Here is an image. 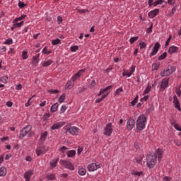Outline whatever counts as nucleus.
<instances>
[{"label": "nucleus", "mask_w": 181, "mask_h": 181, "mask_svg": "<svg viewBox=\"0 0 181 181\" xmlns=\"http://www.w3.org/2000/svg\"><path fill=\"white\" fill-rule=\"evenodd\" d=\"M60 165L69 170H74V165L67 160H60Z\"/></svg>", "instance_id": "7"}, {"label": "nucleus", "mask_w": 181, "mask_h": 181, "mask_svg": "<svg viewBox=\"0 0 181 181\" xmlns=\"http://www.w3.org/2000/svg\"><path fill=\"white\" fill-rule=\"evenodd\" d=\"M9 78H8V76H1L0 78L1 83H3L4 84H6L8 83V80Z\"/></svg>", "instance_id": "26"}, {"label": "nucleus", "mask_w": 181, "mask_h": 181, "mask_svg": "<svg viewBox=\"0 0 181 181\" xmlns=\"http://www.w3.org/2000/svg\"><path fill=\"white\" fill-rule=\"evenodd\" d=\"M65 98H66V94H62V95L59 97V100H58L59 103H63V102L64 101Z\"/></svg>", "instance_id": "40"}, {"label": "nucleus", "mask_w": 181, "mask_h": 181, "mask_svg": "<svg viewBox=\"0 0 181 181\" xmlns=\"http://www.w3.org/2000/svg\"><path fill=\"white\" fill-rule=\"evenodd\" d=\"M136 40H138V37H132L129 40L130 44L132 45L134 42H136Z\"/></svg>", "instance_id": "47"}, {"label": "nucleus", "mask_w": 181, "mask_h": 181, "mask_svg": "<svg viewBox=\"0 0 181 181\" xmlns=\"http://www.w3.org/2000/svg\"><path fill=\"white\" fill-rule=\"evenodd\" d=\"M95 80H93L89 85V88H93V87H95Z\"/></svg>", "instance_id": "50"}, {"label": "nucleus", "mask_w": 181, "mask_h": 181, "mask_svg": "<svg viewBox=\"0 0 181 181\" xmlns=\"http://www.w3.org/2000/svg\"><path fill=\"white\" fill-rule=\"evenodd\" d=\"M137 131H144L146 127V117L144 115L139 116L136 123Z\"/></svg>", "instance_id": "3"}, {"label": "nucleus", "mask_w": 181, "mask_h": 181, "mask_svg": "<svg viewBox=\"0 0 181 181\" xmlns=\"http://www.w3.org/2000/svg\"><path fill=\"white\" fill-rule=\"evenodd\" d=\"M33 175V170H30L24 173V178L25 179V181H30V177Z\"/></svg>", "instance_id": "16"}, {"label": "nucleus", "mask_w": 181, "mask_h": 181, "mask_svg": "<svg viewBox=\"0 0 181 181\" xmlns=\"http://www.w3.org/2000/svg\"><path fill=\"white\" fill-rule=\"evenodd\" d=\"M78 173L80 176H84L86 173V171L84 168H81L78 170Z\"/></svg>", "instance_id": "27"}, {"label": "nucleus", "mask_w": 181, "mask_h": 181, "mask_svg": "<svg viewBox=\"0 0 181 181\" xmlns=\"http://www.w3.org/2000/svg\"><path fill=\"white\" fill-rule=\"evenodd\" d=\"M163 156V151L160 148H158L155 153H150L146 156V165L149 169H152L156 165V160H160Z\"/></svg>", "instance_id": "1"}, {"label": "nucleus", "mask_w": 181, "mask_h": 181, "mask_svg": "<svg viewBox=\"0 0 181 181\" xmlns=\"http://www.w3.org/2000/svg\"><path fill=\"white\" fill-rule=\"evenodd\" d=\"M59 110V103H56L54 105H52L50 108L51 112H56Z\"/></svg>", "instance_id": "21"}, {"label": "nucleus", "mask_w": 181, "mask_h": 181, "mask_svg": "<svg viewBox=\"0 0 181 181\" xmlns=\"http://www.w3.org/2000/svg\"><path fill=\"white\" fill-rule=\"evenodd\" d=\"M50 50H47V47H45L43 49H42V53H44L45 54H49L50 53Z\"/></svg>", "instance_id": "51"}, {"label": "nucleus", "mask_w": 181, "mask_h": 181, "mask_svg": "<svg viewBox=\"0 0 181 181\" xmlns=\"http://www.w3.org/2000/svg\"><path fill=\"white\" fill-rule=\"evenodd\" d=\"M175 93L178 97H180L181 95L180 86H177L175 87Z\"/></svg>", "instance_id": "35"}, {"label": "nucleus", "mask_w": 181, "mask_h": 181, "mask_svg": "<svg viewBox=\"0 0 181 181\" xmlns=\"http://www.w3.org/2000/svg\"><path fill=\"white\" fill-rule=\"evenodd\" d=\"M132 175H133V176H141L142 175V171L138 172L135 170H132Z\"/></svg>", "instance_id": "34"}, {"label": "nucleus", "mask_w": 181, "mask_h": 181, "mask_svg": "<svg viewBox=\"0 0 181 181\" xmlns=\"http://www.w3.org/2000/svg\"><path fill=\"white\" fill-rule=\"evenodd\" d=\"M163 3V0H157L153 3V6H156L157 5H162Z\"/></svg>", "instance_id": "44"}, {"label": "nucleus", "mask_w": 181, "mask_h": 181, "mask_svg": "<svg viewBox=\"0 0 181 181\" xmlns=\"http://www.w3.org/2000/svg\"><path fill=\"white\" fill-rule=\"evenodd\" d=\"M47 152V150L46 148L43 146L37 147L35 150V153L37 156H40V155H45Z\"/></svg>", "instance_id": "14"}, {"label": "nucleus", "mask_w": 181, "mask_h": 181, "mask_svg": "<svg viewBox=\"0 0 181 181\" xmlns=\"http://www.w3.org/2000/svg\"><path fill=\"white\" fill-rule=\"evenodd\" d=\"M127 131H132L134 127H135V119L130 118L127 122Z\"/></svg>", "instance_id": "10"}, {"label": "nucleus", "mask_w": 181, "mask_h": 181, "mask_svg": "<svg viewBox=\"0 0 181 181\" xmlns=\"http://www.w3.org/2000/svg\"><path fill=\"white\" fill-rule=\"evenodd\" d=\"M173 104L175 108L178 110V111H181L180 102H179V99H177V96H176V95L173 96Z\"/></svg>", "instance_id": "15"}, {"label": "nucleus", "mask_w": 181, "mask_h": 181, "mask_svg": "<svg viewBox=\"0 0 181 181\" xmlns=\"http://www.w3.org/2000/svg\"><path fill=\"white\" fill-rule=\"evenodd\" d=\"M6 105L7 107H12L13 105V103L11 102V101H8V102H6Z\"/></svg>", "instance_id": "55"}, {"label": "nucleus", "mask_w": 181, "mask_h": 181, "mask_svg": "<svg viewBox=\"0 0 181 181\" xmlns=\"http://www.w3.org/2000/svg\"><path fill=\"white\" fill-rule=\"evenodd\" d=\"M12 43H13V41L11 38L7 39L4 42V45H12Z\"/></svg>", "instance_id": "45"}, {"label": "nucleus", "mask_w": 181, "mask_h": 181, "mask_svg": "<svg viewBox=\"0 0 181 181\" xmlns=\"http://www.w3.org/2000/svg\"><path fill=\"white\" fill-rule=\"evenodd\" d=\"M168 85H169V78H168L163 79V81L160 83V88L163 89L167 88Z\"/></svg>", "instance_id": "17"}, {"label": "nucleus", "mask_w": 181, "mask_h": 181, "mask_svg": "<svg viewBox=\"0 0 181 181\" xmlns=\"http://www.w3.org/2000/svg\"><path fill=\"white\" fill-rule=\"evenodd\" d=\"M152 26H153V25L151 24V25L150 26V28H148L147 29V33H151V32H152Z\"/></svg>", "instance_id": "64"}, {"label": "nucleus", "mask_w": 181, "mask_h": 181, "mask_svg": "<svg viewBox=\"0 0 181 181\" xmlns=\"http://www.w3.org/2000/svg\"><path fill=\"white\" fill-rule=\"evenodd\" d=\"M46 105V100H44L40 103V107H45Z\"/></svg>", "instance_id": "63"}, {"label": "nucleus", "mask_w": 181, "mask_h": 181, "mask_svg": "<svg viewBox=\"0 0 181 181\" xmlns=\"http://www.w3.org/2000/svg\"><path fill=\"white\" fill-rule=\"evenodd\" d=\"M170 40H172V35L168 37L167 41L165 42V46H169V42H170Z\"/></svg>", "instance_id": "54"}, {"label": "nucleus", "mask_w": 181, "mask_h": 181, "mask_svg": "<svg viewBox=\"0 0 181 181\" xmlns=\"http://www.w3.org/2000/svg\"><path fill=\"white\" fill-rule=\"evenodd\" d=\"M52 63H53V61L52 59H48L42 63V66L43 67H47L48 66H50Z\"/></svg>", "instance_id": "28"}, {"label": "nucleus", "mask_w": 181, "mask_h": 181, "mask_svg": "<svg viewBox=\"0 0 181 181\" xmlns=\"http://www.w3.org/2000/svg\"><path fill=\"white\" fill-rule=\"evenodd\" d=\"M67 110V106L66 105H63L60 109L59 114H64L66 112V110Z\"/></svg>", "instance_id": "36"}, {"label": "nucleus", "mask_w": 181, "mask_h": 181, "mask_svg": "<svg viewBox=\"0 0 181 181\" xmlns=\"http://www.w3.org/2000/svg\"><path fill=\"white\" fill-rule=\"evenodd\" d=\"M166 56H168V53L164 52L163 54L158 57V60H163L164 59H166Z\"/></svg>", "instance_id": "39"}, {"label": "nucleus", "mask_w": 181, "mask_h": 181, "mask_svg": "<svg viewBox=\"0 0 181 181\" xmlns=\"http://www.w3.org/2000/svg\"><path fill=\"white\" fill-rule=\"evenodd\" d=\"M149 98V95H145L144 98H142L140 101H148V99Z\"/></svg>", "instance_id": "56"}, {"label": "nucleus", "mask_w": 181, "mask_h": 181, "mask_svg": "<svg viewBox=\"0 0 181 181\" xmlns=\"http://www.w3.org/2000/svg\"><path fill=\"white\" fill-rule=\"evenodd\" d=\"M22 57H23V60H26V59H28V52L27 51H23Z\"/></svg>", "instance_id": "41"}, {"label": "nucleus", "mask_w": 181, "mask_h": 181, "mask_svg": "<svg viewBox=\"0 0 181 181\" xmlns=\"http://www.w3.org/2000/svg\"><path fill=\"white\" fill-rule=\"evenodd\" d=\"M47 138V132H45L42 134H41L40 139L42 142H45Z\"/></svg>", "instance_id": "23"}, {"label": "nucleus", "mask_w": 181, "mask_h": 181, "mask_svg": "<svg viewBox=\"0 0 181 181\" xmlns=\"http://www.w3.org/2000/svg\"><path fill=\"white\" fill-rule=\"evenodd\" d=\"M112 124L108 123L106 127L104 128V135H106V136H111V134H112Z\"/></svg>", "instance_id": "9"}, {"label": "nucleus", "mask_w": 181, "mask_h": 181, "mask_svg": "<svg viewBox=\"0 0 181 181\" xmlns=\"http://www.w3.org/2000/svg\"><path fill=\"white\" fill-rule=\"evenodd\" d=\"M171 124L174 127L175 129L177 131H181V125L176 123V122H172Z\"/></svg>", "instance_id": "29"}, {"label": "nucleus", "mask_w": 181, "mask_h": 181, "mask_svg": "<svg viewBox=\"0 0 181 181\" xmlns=\"http://www.w3.org/2000/svg\"><path fill=\"white\" fill-rule=\"evenodd\" d=\"M57 162H59V158H56V159L52 160L50 162L51 168H56V166H57Z\"/></svg>", "instance_id": "25"}, {"label": "nucleus", "mask_w": 181, "mask_h": 181, "mask_svg": "<svg viewBox=\"0 0 181 181\" xmlns=\"http://www.w3.org/2000/svg\"><path fill=\"white\" fill-rule=\"evenodd\" d=\"M60 42H61L60 39L57 38L56 40H53L52 41V44L53 45H59V43H60Z\"/></svg>", "instance_id": "42"}, {"label": "nucleus", "mask_w": 181, "mask_h": 181, "mask_svg": "<svg viewBox=\"0 0 181 181\" xmlns=\"http://www.w3.org/2000/svg\"><path fill=\"white\" fill-rule=\"evenodd\" d=\"M159 66H160V64L159 63H154L152 64V69L153 70H158L159 69Z\"/></svg>", "instance_id": "38"}, {"label": "nucleus", "mask_w": 181, "mask_h": 181, "mask_svg": "<svg viewBox=\"0 0 181 181\" xmlns=\"http://www.w3.org/2000/svg\"><path fill=\"white\" fill-rule=\"evenodd\" d=\"M170 177L165 176L163 178V181H170Z\"/></svg>", "instance_id": "61"}, {"label": "nucleus", "mask_w": 181, "mask_h": 181, "mask_svg": "<svg viewBox=\"0 0 181 181\" xmlns=\"http://www.w3.org/2000/svg\"><path fill=\"white\" fill-rule=\"evenodd\" d=\"M177 50H179V48H177V47L171 46L168 49V53H170V54H172V53H176V52H177Z\"/></svg>", "instance_id": "20"}, {"label": "nucleus", "mask_w": 181, "mask_h": 181, "mask_svg": "<svg viewBox=\"0 0 181 181\" xmlns=\"http://www.w3.org/2000/svg\"><path fill=\"white\" fill-rule=\"evenodd\" d=\"M174 142L177 146H181V143L179 140H175Z\"/></svg>", "instance_id": "60"}, {"label": "nucleus", "mask_w": 181, "mask_h": 181, "mask_svg": "<svg viewBox=\"0 0 181 181\" xmlns=\"http://www.w3.org/2000/svg\"><path fill=\"white\" fill-rule=\"evenodd\" d=\"M103 166L102 164L96 165L95 163H92L88 165V170L89 172H95L97 169H100Z\"/></svg>", "instance_id": "13"}, {"label": "nucleus", "mask_w": 181, "mask_h": 181, "mask_svg": "<svg viewBox=\"0 0 181 181\" xmlns=\"http://www.w3.org/2000/svg\"><path fill=\"white\" fill-rule=\"evenodd\" d=\"M32 157L31 156H27L26 157H25V160H26V162H32Z\"/></svg>", "instance_id": "57"}, {"label": "nucleus", "mask_w": 181, "mask_h": 181, "mask_svg": "<svg viewBox=\"0 0 181 181\" xmlns=\"http://www.w3.org/2000/svg\"><path fill=\"white\" fill-rule=\"evenodd\" d=\"M81 152H83V147H78L77 149L78 155H80V153H81Z\"/></svg>", "instance_id": "58"}, {"label": "nucleus", "mask_w": 181, "mask_h": 181, "mask_svg": "<svg viewBox=\"0 0 181 181\" xmlns=\"http://www.w3.org/2000/svg\"><path fill=\"white\" fill-rule=\"evenodd\" d=\"M84 71H86V69H81L71 78L66 83V88L68 90H71V88H73L74 86V82L76 80H78L79 77H81V74L84 73Z\"/></svg>", "instance_id": "2"}, {"label": "nucleus", "mask_w": 181, "mask_h": 181, "mask_svg": "<svg viewBox=\"0 0 181 181\" xmlns=\"http://www.w3.org/2000/svg\"><path fill=\"white\" fill-rule=\"evenodd\" d=\"M49 118H50V113H45L43 115V119L44 121H47V119H49Z\"/></svg>", "instance_id": "46"}, {"label": "nucleus", "mask_w": 181, "mask_h": 181, "mask_svg": "<svg viewBox=\"0 0 181 181\" xmlns=\"http://www.w3.org/2000/svg\"><path fill=\"white\" fill-rule=\"evenodd\" d=\"M47 180H56V175L54 174H49L47 175Z\"/></svg>", "instance_id": "32"}, {"label": "nucleus", "mask_w": 181, "mask_h": 181, "mask_svg": "<svg viewBox=\"0 0 181 181\" xmlns=\"http://www.w3.org/2000/svg\"><path fill=\"white\" fill-rule=\"evenodd\" d=\"M16 90H22V85L21 84L16 85Z\"/></svg>", "instance_id": "62"}, {"label": "nucleus", "mask_w": 181, "mask_h": 181, "mask_svg": "<svg viewBox=\"0 0 181 181\" xmlns=\"http://www.w3.org/2000/svg\"><path fill=\"white\" fill-rule=\"evenodd\" d=\"M35 133L33 131H32V126L27 125L26 127H23V129L20 132V138L21 139H23L26 135L30 137L32 136Z\"/></svg>", "instance_id": "5"}, {"label": "nucleus", "mask_w": 181, "mask_h": 181, "mask_svg": "<svg viewBox=\"0 0 181 181\" xmlns=\"http://www.w3.org/2000/svg\"><path fill=\"white\" fill-rule=\"evenodd\" d=\"M65 124V122H58L54 123L52 126L50 127V129L51 131H54L55 129H60V128H62V127L64 126Z\"/></svg>", "instance_id": "11"}, {"label": "nucleus", "mask_w": 181, "mask_h": 181, "mask_svg": "<svg viewBox=\"0 0 181 181\" xmlns=\"http://www.w3.org/2000/svg\"><path fill=\"white\" fill-rule=\"evenodd\" d=\"M139 99V95H136L135 98L131 102L132 107H134L135 104L138 103Z\"/></svg>", "instance_id": "33"}, {"label": "nucleus", "mask_w": 181, "mask_h": 181, "mask_svg": "<svg viewBox=\"0 0 181 181\" xmlns=\"http://www.w3.org/2000/svg\"><path fill=\"white\" fill-rule=\"evenodd\" d=\"M70 50L71 52H77V50H78V46H71Z\"/></svg>", "instance_id": "49"}, {"label": "nucleus", "mask_w": 181, "mask_h": 181, "mask_svg": "<svg viewBox=\"0 0 181 181\" xmlns=\"http://www.w3.org/2000/svg\"><path fill=\"white\" fill-rule=\"evenodd\" d=\"M136 66L135 65H133L132 66V67L130 68V71H127V70H124L123 72H122V76L123 77H125V76H127L128 77H131V76L133 75L134 73H135V69H136Z\"/></svg>", "instance_id": "12"}, {"label": "nucleus", "mask_w": 181, "mask_h": 181, "mask_svg": "<svg viewBox=\"0 0 181 181\" xmlns=\"http://www.w3.org/2000/svg\"><path fill=\"white\" fill-rule=\"evenodd\" d=\"M159 52V47L158 46H154L152 49L151 53H150V57H152V56H155L156 53Z\"/></svg>", "instance_id": "19"}, {"label": "nucleus", "mask_w": 181, "mask_h": 181, "mask_svg": "<svg viewBox=\"0 0 181 181\" xmlns=\"http://www.w3.org/2000/svg\"><path fill=\"white\" fill-rule=\"evenodd\" d=\"M64 129L66 131V132L70 134V135H78V131H80V129H78V127H70V126H65L64 127Z\"/></svg>", "instance_id": "6"}, {"label": "nucleus", "mask_w": 181, "mask_h": 181, "mask_svg": "<svg viewBox=\"0 0 181 181\" xmlns=\"http://www.w3.org/2000/svg\"><path fill=\"white\" fill-rule=\"evenodd\" d=\"M121 93H124V88L122 87L117 88L114 93V95H119Z\"/></svg>", "instance_id": "30"}, {"label": "nucleus", "mask_w": 181, "mask_h": 181, "mask_svg": "<svg viewBox=\"0 0 181 181\" xmlns=\"http://www.w3.org/2000/svg\"><path fill=\"white\" fill-rule=\"evenodd\" d=\"M158 13H159V9L156 8L153 11H151L148 13V17L150 18V19H153V18H155V16H156V15H158Z\"/></svg>", "instance_id": "18"}, {"label": "nucleus", "mask_w": 181, "mask_h": 181, "mask_svg": "<svg viewBox=\"0 0 181 181\" xmlns=\"http://www.w3.org/2000/svg\"><path fill=\"white\" fill-rule=\"evenodd\" d=\"M6 168L5 167L0 168V176H6Z\"/></svg>", "instance_id": "31"}, {"label": "nucleus", "mask_w": 181, "mask_h": 181, "mask_svg": "<svg viewBox=\"0 0 181 181\" xmlns=\"http://www.w3.org/2000/svg\"><path fill=\"white\" fill-rule=\"evenodd\" d=\"M168 4L172 6H174L176 1L175 0H168Z\"/></svg>", "instance_id": "52"}, {"label": "nucleus", "mask_w": 181, "mask_h": 181, "mask_svg": "<svg viewBox=\"0 0 181 181\" xmlns=\"http://www.w3.org/2000/svg\"><path fill=\"white\" fill-rule=\"evenodd\" d=\"M112 88V86H109L107 87H106L105 88L103 89H100L99 93H98V96L100 97V95H102L100 97V98H98L95 100V103L98 104V103H101V101H103V100H104L105 98H106L108 96V94H110V89ZM104 93H106L105 95Z\"/></svg>", "instance_id": "4"}, {"label": "nucleus", "mask_w": 181, "mask_h": 181, "mask_svg": "<svg viewBox=\"0 0 181 181\" xmlns=\"http://www.w3.org/2000/svg\"><path fill=\"white\" fill-rule=\"evenodd\" d=\"M66 156L68 158H73V156H76V151L75 150H70L66 152Z\"/></svg>", "instance_id": "22"}, {"label": "nucleus", "mask_w": 181, "mask_h": 181, "mask_svg": "<svg viewBox=\"0 0 181 181\" xmlns=\"http://www.w3.org/2000/svg\"><path fill=\"white\" fill-rule=\"evenodd\" d=\"M68 149L69 148L66 146H63L59 148V152H61L62 153H64V152H66V151H67Z\"/></svg>", "instance_id": "43"}, {"label": "nucleus", "mask_w": 181, "mask_h": 181, "mask_svg": "<svg viewBox=\"0 0 181 181\" xmlns=\"http://www.w3.org/2000/svg\"><path fill=\"white\" fill-rule=\"evenodd\" d=\"M25 6L26 4H25L23 2L21 1H18V8H20V9H22V8H25Z\"/></svg>", "instance_id": "48"}, {"label": "nucleus", "mask_w": 181, "mask_h": 181, "mask_svg": "<svg viewBox=\"0 0 181 181\" xmlns=\"http://www.w3.org/2000/svg\"><path fill=\"white\" fill-rule=\"evenodd\" d=\"M0 52L1 53H4V52H6V47L2 46V47H0Z\"/></svg>", "instance_id": "59"}, {"label": "nucleus", "mask_w": 181, "mask_h": 181, "mask_svg": "<svg viewBox=\"0 0 181 181\" xmlns=\"http://www.w3.org/2000/svg\"><path fill=\"white\" fill-rule=\"evenodd\" d=\"M49 93L51 94H57V93H59V90L57 89H51L49 90Z\"/></svg>", "instance_id": "53"}, {"label": "nucleus", "mask_w": 181, "mask_h": 181, "mask_svg": "<svg viewBox=\"0 0 181 181\" xmlns=\"http://www.w3.org/2000/svg\"><path fill=\"white\" fill-rule=\"evenodd\" d=\"M13 23L14 28H21V26H23V21H21V23L15 22Z\"/></svg>", "instance_id": "37"}, {"label": "nucleus", "mask_w": 181, "mask_h": 181, "mask_svg": "<svg viewBox=\"0 0 181 181\" xmlns=\"http://www.w3.org/2000/svg\"><path fill=\"white\" fill-rule=\"evenodd\" d=\"M152 90V86L150 84H148L146 89L143 93V95H146V94L149 93V92Z\"/></svg>", "instance_id": "24"}, {"label": "nucleus", "mask_w": 181, "mask_h": 181, "mask_svg": "<svg viewBox=\"0 0 181 181\" xmlns=\"http://www.w3.org/2000/svg\"><path fill=\"white\" fill-rule=\"evenodd\" d=\"M176 71L175 66H170L169 69H164L163 71L160 72V76L162 77H168V76H170V74L175 73Z\"/></svg>", "instance_id": "8"}]
</instances>
